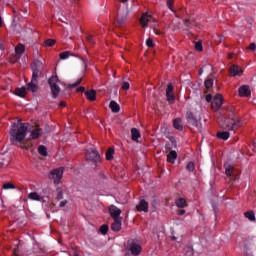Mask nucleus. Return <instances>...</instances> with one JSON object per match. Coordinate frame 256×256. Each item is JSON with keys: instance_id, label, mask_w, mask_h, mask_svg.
I'll use <instances>...</instances> for the list:
<instances>
[{"instance_id": "nucleus-30", "label": "nucleus", "mask_w": 256, "mask_h": 256, "mask_svg": "<svg viewBox=\"0 0 256 256\" xmlns=\"http://www.w3.org/2000/svg\"><path fill=\"white\" fill-rule=\"evenodd\" d=\"M59 57H60V59L65 61V59H69L70 57H73V53H71V51H64V52L60 53Z\"/></svg>"}, {"instance_id": "nucleus-39", "label": "nucleus", "mask_w": 256, "mask_h": 256, "mask_svg": "<svg viewBox=\"0 0 256 256\" xmlns=\"http://www.w3.org/2000/svg\"><path fill=\"white\" fill-rule=\"evenodd\" d=\"M56 41L54 39H47L44 42L45 47H53L55 45Z\"/></svg>"}, {"instance_id": "nucleus-15", "label": "nucleus", "mask_w": 256, "mask_h": 256, "mask_svg": "<svg viewBox=\"0 0 256 256\" xmlns=\"http://www.w3.org/2000/svg\"><path fill=\"white\" fill-rule=\"evenodd\" d=\"M87 159H89V161L97 163V161H99L100 159L99 152H97V150L88 151Z\"/></svg>"}, {"instance_id": "nucleus-3", "label": "nucleus", "mask_w": 256, "mask_h": 256, "mask_svg": "<svg viewBox=\"0 0 256 256\" xmlns=\"http://www.w3.org/2000/svg\"><path fill=\"white\" fill-rule=\"evenodd\" d=\"M32 78L39 79L43 75V62L40 60H34L31 64Z\"/></svg>"}, {"instance_id": "nucleus-48", "label": "nucleus", "mask_w": 256, "mask_h": 256, "mask_svg": "<svg viewBox=\"0 0 256 256\" xmlns=\"http://www.w3.org/2000/svg\"><path fill=\"white\" fill-rule=\"evenodd\" d=\"M86 39L88 43H90V45H95V40L93 39V35H88Z\"/></svg>"}, {"instance_id": "nucleus-37", "label": "nucleus", "mask_w": 256, "mask_h": 256, "mask_svg": "<svg viewBox=\"0 0 256 256\" xmlns=\"http://www.w3.org/2000/svg\"><path fill=\"white\" fill-rule=\"evenodd\" d=\"M109 232V226L107 224H103L101 227H100V233L102 235H107V233Z\"/></svg>"}, {"instance_id": "nucleus-42", "label": "nucleus", "mask_w": 256, "mask_h": 256, "mask_svg": "<svg viewBox=\"0 0 256 256\" xmlns=\"http://www.w3.org/2000/svg\"><path fill=\"white\" fill-rule=\"evenodd\" d=\"M130 87H131V84H129V82H127V81L122 82L123 91H129Z\"/></svg>"}, {"instance_id": "nucleus-2", "label": "nucleus", "mask_w": 256, "mask_h": 256, "mask_svg": "<svg viewBox=\"0 0 256 256\" xmlns=\"http://www.w3.org/2000/svg\"><path fill=\"white\" fill-rule=\"evenodd\" d=\"M227 117L228 122H226V125L224 126V129L227 131H237V129L243 125L241 117L237 115V110L235 108L231 107L227 110Z\"/></svg>"}, {"instance_id": "nucleus-46", "label": "nucleus", "mask_w": 256, "mask_h": 256, "mask_svg": "<svg viewBox=\"0 0 256 256\" xmlns=\"http://www.w3.org/2000/svg\"><path fill=\"white\" fill-rule=\"evenodd\" d=\"M56 199L58 201H61V199H63V192L61 191V189H57Z\"/></svg>"}, {"instance_id": "nucleus-61", "label": "nucleus", "mask_w": 256, "mask_h": 256, "mask_svg": "<svg viewBox=\"0 0 256 256\" xmlns=\"http://www.w3.org/2000/svg\"><path fill=\"white\" fill-rule=\"evenodd\" d=\"M65 102H60V107H65Z\"/></svg>"}, {"instance_id": "nucleus-64", "label": "nucleus", "mask_w": 256, "mask_h": 256, "mask_svg": "<svg viewBox=\"0 0 256 256\" xmlns=\"http://www.w3.org/2000/svg\"><path fill=\"white\" fill-rule=\"evenodd\" d=\"M101 177H102V179H105V174H102Z\"/></svg>"}, {"instance_id": "nucleus-45", "label": "nucleus", "mask_w": 256, "mask_h": 256, "mask_svg": "<svg viewBox=\"0 0 256 256\" xmlns=\"http://www.w3.org/2000/svg\"><path fill=\"white\" fill-rule=\"evenodd\" d=\"M2 188L5 189V190H7V189H15V186L8 182V183L3 184Z\"/></svg>"}, {"instance_id": "nucleus-18", "label": "nucleus", "mask_w": 256, "mask_h": 256, "mask_svg": "<svg viewBox=\"0 0 256 256\" xmlns=\"http://www.w3.org/2000/svg\"><path fill=\"white\" fill-rule=\"evenodd\" d=\"M50 89L52 91L53 99H57V97H59V93H61V88L59 87V85L54 84V85L50 86Z\"/></svg>"}, {"instance_id": "nucleus-25", "label": "nucleus", "mask_w": 256, "mask_h": 256, "mask_svg": "<svg viewBox=\"0 0 256 256\" xmlns=\"http://www.w3.org/2000/svg\"><path fill=\"white\" fill-rule=\"evenodd\" d=\"M109 107L112 113H119V111H121V107L119 106V104H117V102L113 100L110 102Z\"/></svg>"}, {"instance_id": "nucleus-50", "label": "nucleus", "mask_w": 256, "mask_h": 256, "mask_svg": "<svg viewBox=\"0 0 256 256\" xmlns=\"http://www.w3.org/2000/svg\"><path fill=\"white\" fill-rule=\"evenodd\" d=\"M248 49H250V51H255L256 50V44L254 42H252L249 46Z\"/></svg>"}, {"instance_id": "nucleus-54", "label": "nucleus", "mask_w": 256, "mask_h": 256, "mask_svg": "<svg viewBox=\"0 0 256 256\" xmlns=\"http://www.w3.org/2000/svg\"><path fill=\"white\" fill-rule=\"evenodd\" d=\"M67 205V200L61 201L59 207H65Z\"/></svg>"}, {"instance_id": "nucleus-33", "label": "nucleus", "mask_w": 256, "mask_h": 256, "mask_svg": "<svg viewBox=\"0 0 256 256\" xmlns=\"http://www.w3.org/2000/svg\"><path fill=\"white\" fill-rule=\"evenodd\" d=\"M38 153L39 155H42V157H47V147H45L44 145H40L38 147Z\"/></svg>"}, {"instance_id": "nucleus-52", "label": "nucleus", "mask_w": 256, "mask_h": 256, "mask_svg": "<svg viewBox=\"0 0 256 256\" xmlns=\"http://www.w3.org/2000/svg\"><path fill=\"white\" fill-rule=\"evenodd\" d=\"M78 59H80L81 61H83L84 63V68L87 69V60L83 59L82 57L80 56H77Z\"/></svg>"}, {"instance_id": "nucleus-62", "label": "nucleus", "mask_w": 256, "mask_h": 256, "mask_svg": "<svg viewBox=\"0 0 256 256\" xmlns=\"http://www.w3.org/2000/svg\"><path fill=\"white\" fill-rule=\"evenodd\" d=\"M119 3H127V0H118Z\"/></svg>"}, {"instance_id": "nucleus-27", "label": "nucleus", "mask_w": 256, "mask_h": 256, "mask_svg": "<svg viewBox=\"0 0 256 256\" xmlns=\"http://www.w3.org/2000/svg\"><path fill=\"white\" fill-rule=\"evenodd\" d=\"M176 206H178L180 209H184V207H187V201L184 198H179L176 200Z\"/></svg>"}, {"instance_id": "nucleus-38", "label": "nucleus", "mask_w": 256, "mask_h": 256, "mask_svg": "<svg viewBox=\"0 0 256 256\" xmlns=\"http://www.w3.org/2000/svg\"><path fill=\"white\" fill-rule=\"evenodd\" d=\"M204 85L206 89H211V87H213V79L208 78L207 80H205Z\"/></svg>"}, {"instance_id": "nucleus-17", "label": "nucleus", "mask_w": 256, "mask_h": 256, "mask_svg": "<svg viewBox=\"0 0 256 256\" xmlns=\"http://www.w3.org/2000/svg\"><path fill=\"white\" fill-rule=\"evenodd\" d=\"M238 91L240 97H249V95H251V90L247 85L241 86Z\"/></svg>"}, {"instance_id": "nucleus-34", "label": "nucleus", "mask_w": 256, "mask_h": 256, "mask_svg": "<svg viewBox=\"0 0 256 256\" xmlns=\"http://www.w3.org/2000/svg\"><path fill=\"white\" fill-rule=\"evenodd\" d=\"M58 82H59V77H57V75H55V76H52L51 78H49L48 85L51 87L53 85H57Z\"/></svg>"}, {"instance_id": "nucleus-13", "label": "nucleus", "mask_w": 256, "mask_h": 256, "mask_svg": "<svg viewBox=\"0 0 256 256\" xmlns=\"http://www.w3.org/2000/svg\"><path fill=\"white\" fill-rule=\"evenodd\" d=\"M109 213L112 219H121V209L117 208L115 205L109 207Z\"/></svg>"}, {"instance_id": "nucleus-55", "label": "nucleus", "mask_w": 256, "mask_h": 256, "mask_svg": "<svg viewBox=\"0 0 256 256\" xmlns=\"http://www.w3.org/2000/svg\"><path fill=\"white\" fill-rule=\"evenodd\" d=\"M177 213H178L179 215H183V214L185 213V210H183V209L177 210Z\"/></svg>"}, {"instance_id": "nucleus-29", "label": "nucleus", "mask_w": 256, "mask_h": 256, "mask_svg": "<svg viewBox=\"0 0 256 256\" xmlns=\"http://www.w3.org/2000/svg\"><path fill=\"white\" fill-rule=\"evenodd\" d=\"M113 155H115V149L114 148H109L106 151V160L111 161L113 159Z\"/></svg>"}, {"instance_id": "nucleus-57", "label": "nucleus", "mask_w": 256, "mask_h": 256, "mask_svg": "<svg viewBox=\"0 0 256 256\" xmlns=\"http://www.w3.org/2000/svg\"><path fill=\"white\" fill-rule=\"evenodd\" d=\"M198 75H203V68H200V69H199Z\"/></svg>"}, {"instance_id": "nucleus-12", "label": "nucleus", "mask_w": 256, "mask_h": 256, "mask_svg": "<svg viewBox=\"0 0 256 256\" xmlns=\"http://www.w3.org/2000/svg\"><path fill=\"white\" fill-rule=\"evenodd\" d=\"M136 209L139 212L149 213V202L145 199H141L139 204L136 205Z\"/></svg>"}, {"instance_id": "nucleus-20", "label": "nucleus", "mask_w": 256, "mask_h": 256, "mask_svg": "<svg viewBox=\"0 0 256 256\" xmlns=\"http://www.w3.org/2000/svg\"><path fill=\"white\" fill-rule=\"evenodd\" d=\"M85 96L88 101H95L97 99V92L92 89L90 91H86Z\"/></svg>"}, {"instance_id": "nucleus-4", "label": "nucleus", "mask_w": 256, "mask_h": 256, "mask_svg": "<svg viewBox=\"0 0 256 256\" xmlns=\"http://www.w3.org/2000/svg\"><path fill=\"white\" fill-rule=\"evenodd\" d=\"M224 167L226 177L229 179V181L233 182L239 179L240 172L239 170L235 169V166L225 164Z\"/></svg>"}, {"instance_id": "nucleus-56", "label": "nucleus", "mask_w": 256, "mask_h": 256, "mask_svg": "<svg viewBox=\"0 0 256 256\" xmlns=\"http://www.w3.org/2000/svg\"><path fill=\"white\" fill-rule=\"evenodd\" d=\"M189 24H190V23H189V20H188V19H185V20H184V25H185V27H189Z\"/></svg>"}, {"instance_id": "nucleus-14", "label": "nucleus", "mask_w": 256, "mask_h": 256, "mask_svg": "<svg viewBox=\"0 0 256 256\" xmlns=\"http://www.w3.org/2000/svg\"><path fill=\"white\" fill-rule=\"evenodd\" d=\"M129 251L134 255L137 256L141 253L142 248L141 245L135 243V242H131V244H129Z\"/></svg>"}, {"instance_id": "nucleus-9", "label": "nucleus", "mask_w": 256, "mask_h": 256, "mask_svg": "<svg viewBox=\"0 0 256 256\" xmlns=\"http://www.w3.org/2000/svg\"><path fill=\"white\" fill-rule=\"evenodd\" d=\"M39 78H34L32 77L31 81L27 84V90L31 91L32 93H37L39 91Z\"/></svg>"}, {"instance_id": "nucleus-10", "label": "nucleus", "mask_w": 256, "mask_h": 256, "mask_svg": "<svg viewBox=\"0 0 256 256\" xmlns=\"http://www.w3.org/2000/svg\"><path fill=\"white\" fill-rule=\"evenodd\" d=\"M222 105H223V95L217 94L213 99L212 109H215L217 111L218 109H221Z\"/></svg>"}, {"instance_id": "nucleus-6", "label": "nucleus", "mask_w": 256, "mask_h": 256, "mask_svg": "<svg viewBox=\"0 0 256 256\" xmlns=\"http://www.w3.org/2000/svg\"><path fill=\"white\" fill-rule=\"evenodd\" d=\"M155 21L153 19V16H151L149 13H143L140 17V25L142 29H145L148 27L149 23H153Z\"/></svg>"}, {"instance_id": "nucleus-7", "label": "nucleus", "mask_w": 256, "mask_h": 256, "mask_svg": "<svg viewBox=\"0 0 256 256\" xmlns=\"http://www.w3.org/2000/svg\"><path fill=\"white\" fill-rule=\"evenodd\" d=\"M173 89V84L169 83L166 88V97L170 105H173V103H175V92L173 91Z\"/></svg>"}, {"instance_id": "nucleus-5", "label": "nucleus", "mask_w": 256, "mask_h": 256, "mask_svg": "<svg viewBox=\"0 0 256 256\" xmlns=\"http://www.w3.org/2000/svg\"><path fill=\"white\" fill-rule=\"evenodd\" d=\"M48 177L54 181L55 185H59V183H61V179H63V168L60 167L54 169L52 172H50Z\"/></svg>"}, {"instance_id": "nucleus-16", "label": "nucleus", "mask_w": 256, "mask_h": 256, "mask_svg": "<svg viewBox=\"0 0 256 256\" xmlns=\"http://www.w3.org/2000/svg\"><path fill=\"white\" fill-rule=\"evenodd\" d=\"M122 221H123V218L114 219V222L111 225L112 231H115V232L121 231V222Z\"/></svg>"}, {"instance_id": "nucleus-22", "label": "nucleus", "mask_w": 256, "mask_h": 256, "mask_svg": "<svg viewBox=\"0 0 256 256\" xmlns=\"http://www.w3.org/2000/svg\"><path fill=\"white\" fill-rule=\"evenodd\" d=\"M216 137H218V139H222V141H227V139L231 137V134L229 133V131H222V132H218L216 134Z\"/></svg>"}, {"instance_id": "nucleus-51", "label": "nucleus", "mask_w": 256, "mask_h": 256, "mask_svg": "<svg viewBox=\"0 0 256 256\" xmlns=\"http://www.w3.org/2000/svg\"><path fill=\"white\" fill-rule=\"evenodd\" d=\"M206 101H207V103H211V101H213V95L207 94L206 95Z\"/></svg>"}, {"instance_id": "nucleus-47", "label": "nucleus", "mask_w": 256, "mask_h": 256, "mask_svg": "<svg viewBox=\"0 0 256 256\" xmlns=\"http://www.w3.org/2000/svg\"><path fill=\"white\" fill-rule=\"evenodd\" d=\"M146 45H147V47H155V43L153 42V39H151V38H148L146 40Z\"/></svg>"}, {"instance_id": "nucleus-59", "label": "nucleus", "mask_w": 256, "mask_h": 256, "mask_svg": "<svg viewBox=\"0 0 256 256\" xmlns=\"http://www.w3.org/2000/svg\"><path fill=\"white\" fill-rule=\"evenodd\" d=\"M228 58H229V59H233V53H229V54H228Z\"/></svg>"}, {"instance_id": "nucleus-21", "label": "nucleus", "mask_w": 256, "mask_h": 256, "mask_svg": "<svg viewBox=\"0 0 256 256\" xmlns=\"http://www.w3.org/2000/svg\"><path fill=\"white\" fill-rule=\"evenodd\" d=\"M131 135H132V141H139V139H141V132H139V129L137 128L131 129Z\"/></svg>"}, {"instance_id": "nucleus-26", "label": "nucleus", "mask_w": 256, "mask_h": 256, "mask_svg": "<svg viewBox=\"0 0 256 256\" xmlns=\"http://www.w3.org/2000/svg\"><path fill=\"white\" fill-rule=\"evenodd\" d=\"M173 127H174V129H177L178 131H183V124H182L180 118L174 119Z\"/></svg>"}, {"instance_id": "nucleus-36", "label": "nucleus", "mask_w": 256, "mask_h": 256, "mask_svg": "<svg viewBox=\"0 0 256 256\" xmlns=\"http://www.w3.org/2000/svg\"><path fill=\"white\" fill-rule=\"evenodd\" d=\"M244 215L249 221H255V213L253 211L246 212Z\"/></svg>"}, {"instance_id": "nucleus-53", "label": "nucleus", "mask_w": 256, "mask_h": 256, "mask_svg": "<svg viewBox=\"0 0 256 256\" xmlns=\"http://www.w3.org/2000/svg\"><path fill=\"white\" fill-rule=\"evenodd\" d=\"M77 92H78V93H85V87L80 86V87L77 89Z\"/></svg>"}, {"instance_id": "nucleus-43", "label": "nucleus", "mask_w": 256, "mask_h": 256, "mask_svg": "<svg viewBox=\"0 0 256 256\" xmlns=\"http://www.w3.org/2000/svg\"><path fill=\"white\" fill-rule=\"evenodd\" d=\"M185 251H186V253H185L186 256H193L195 253L193 248H191V247H186Z\"/></svg>"}, {"instance_id": "nucleus-49", "label": "nucleus", "mask_w": 256, "mask_h": 256, "mask_svg": "<svg viewBox=\"0 0 256 256\" xmlns=\"http://www.w3.org/2000/svg\"><path fill=\"white\" fill-rule=\"evenodd\" d=\"M167 7L170 11H173V0H166Z\"/></svg>"}, {"instance_id": "nucleus-35", "label": "nucleus", "mask_w": 256, "mask_h": 256, "mask_svg": "<svg viewBox=\"0 0 256 256\" xmlns=\"http://www.w3.org/2000/svg\"><path fill=\"white\" fill-rule=\"evenodd\" d=\"M125 19H127V14L122 16L121 13H118L117 23H119V25H123V23H125Z\"/></svg>"}, {"instance_id": "nucleus-23", "label": "nucleus", "mask_w": 256, "mask_h": 256, "mask_svg": "<svg viewBox=\"0 0 256 256\" xmlns=\"http://www.w3.org/2000/svg\"><path fill=\"white\" fill-rule=\"evenodd\" d=\"M176 159H177V152L175 150L170 151L169 154L167 155L168 163H175Z\"/></svg>"}, {"instance_id": "nucleus-58", "label": "nucleus", "mask_w": 256, "mask_h": 256, "mask_svg": "<svg viewBox=\"0 0 256 256\" xmlns=\"http://www.w3.org/2000/svg\"><path fill=\"white\" fill-rule=\"evenodd\" d=\"M154 33L156 34V35H160V31L159 30H157V29H154Z\"/></svg>"}, {"instance_id": "nucleus-32", "label": "nucleus", "mask_w": 256, "mask_h": 256, "mask_svg": "<svg viewBox=\"0 0 256 256\" xmlns=\"http://www.w3.org/2000/svg\"><path fill=\"white\" fill-rule=\"evenodd\" d=\"M15 51L16 55H22L23 53H25V45L19 44L18 46H16Z\"/></svg>"}, {"instance_id": "nucleus-41", "label": "nucleus", "mask_w": 256, "mask_h": 256, "mask_svg": "<svg viewBox=\"0 0 256 256\" xmlns=\"http://www.w3.org/2000/svg\"><path fill=\"white\" fill-rule=\"evenodd\" d=\"M187 171H189L190 173H192V171H195V163L193 162H189L186 166Z\"/></svg>"}, {"instance_id": "nucleus-1", "label": "nucleus", "mask_w": 256, "mask_h": 256, "mask_svg": "<svg viewBox=\"0 0 256 256\" xmlns=\"http://www.w3.org/2000/svg\"><path fill=\"white\" fill-rule=\"evenodd\" d=\"M29 131V123L17 122L12 124L10 130V141L13 145H19L25 141L27 132Z\"/></svg>"}, {"instance_id": "nucleus-63", "label": "nucleus", "mask_w": 256, "mask_h": 256, "mask_svg": "<svg viewBox=\"0 0 256 256\" xmlns=\"http://www.w3.org/2000/svg\"><path fill=\"white\" fill-rule=\"evenodd\" d=\"M177 238L175 236L172 237V241H175Z\"/></svg>"}, {"instance_id": "nucleus-24", "label": "nucleus", "mask_w": 256, "mask_h": 256, "mask_svg": "<svg viewBox=\"0 0 256 256\" xmlns=\"http://www.w3.org/2000/svg\"><path fill=\"white\" fill-rule=\"evenodd\" d=\"M15 95H17L18 97L25 98L27 95V88L25 87L16 88Z\"/></svg>"}, {"instance_id": "nucleus-11", "label": "nucleus", "mask_w": 256, "mask_h": 256, "mask_svg": "<svg viewBox=\"0 0 256 256\" xmlns=\"http://www.w3.org/2000/svg\"><path fill=\"white\" fill-rule=\"evenodd\" d=\"M231 77H241L243 69L239 65H232L229 69Z\"/></svg>"}, {"instance_id": "nucleus-40", "label": "nucleus", "mask_w": 256, "mask_h": 256, "mask_svg": "<svg viewBox=\"0 0 256 256\" xmlns=\"http://www.w3.org/2000/svg\"><path fill=\"white\" fill-rule=\"evenodd\" d=\"M81 81H83V78H79L75 83L70 84L69 88L70 89H75V87H79V85H81Z\"/></svg>"}, {"instance_id": "nucleus-44", "label": "nucleus", "mask_w": 256, "mask_h": 256, "mask_svg": "<svg viewBox=\"0 0 256 256\" xmlns=\"http://www.w3.org/2000/svg\"><path fill=\"white\" fill-rule=\"evenodd\" d=\"M195 49L199 52L203 51V43L201 41L196 42Z\"/></svg>"}, {"instance_id": "nucleus-28", "label": "nucleus", "mask_w": 256, "mask_h": 256, "mask_svg": "<svg viewBox=\"0 0 256 256\" xmlns=\"http://www.w3.org/2000/svg\"><path fill=\"white\" fill-rule=\"evenodd\" d=\"M245 248L249 249L252 245H255V237H249L244 242Z\"/></svg>"}, {"instance_id": "nucleus-31", "label": "nucleus", "mask_w": 256, "mask_h": 256, "mask_svg": "<svg viewBox=\"0 0 256 256\" xmlns=\"http://www.w3.org/2000/svg\"><path fill=\"white\" fill-rule=\"evenodd\" d=\"M28 199H31L32 201H41V196H39L37 192H32L28 194Z\"/></svg>"}, {"instance_id": "nucleus-8", "label": "nucleus", "mask_w": 256, "mask_h": 256, "mask_svg": "<svg viewBox=\"0 0 256 256\" xmlns=\"http://www.w3.org/2000/svg\"><path fill=\"white\" fill-rule=\"evenodd\" d=\"M186 119L189 125H192V127H196V129H199V120H197L193 112H187Z\"/></svg>"}, {"instance_id": "nucleus-19", "label": "nucleus", "mask_w": 256, "mask_h": 256, "mask_svg": "<svg viewBox=\"0 0 256 256\" xmlns=\"http://www.w3.org/2000/svg\"><path fill=\"white\" fill-rule=\"evenodd\" d=\"M40 135H43V129L35 128L31 131L30 137L31 139H39Z\"/></svg>"}, {"instance_id": "nucleus-60", "label": "nucleus", "mask_w": 256, "mask_h": 256, "mask_svg": "<svg viewBox=\"0 0 256 256\" xmlns=\"http://www.w3.org/2000/svg\"><path fill=\"white\" fill-rule=\"evenodd\" d=\"M2 26H3V19L0 16V27H2Z\"/></svg>"}]
</instances>
